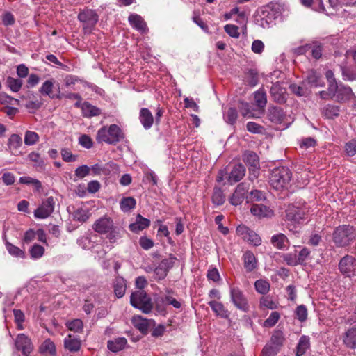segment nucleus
I'll return each mask as SVG.
<instances>
[{"mask_svg":"<svg viewBox=\"0 0 356 356\" xmlns=\"http://www.w3.org/2000/svg\"><path fill=\"white\" fill-rule=\"evenodd\" d=\"M270 95L273 100L277 103L282 104L286 100V90L282 86L279 82L273 83L270 88Z\"/></svg>","mask_w":356,"mask_h":356,"instance_id":"obj_16","label":"nucleus"},{"mask_svg":"<svg viewBox=\"0 0 356 356\" xmlns=\"http://www.w3.org/2000/svg\"><path fill=\"white\" fill-rule=\"evenodd\" d=\"M254 99L258 107L264 108L266 106L267 98L264 90L259 89L254 92Z\"/></svg>","mask_w":356,"mask_h":356,"instance_id":"obj_51","label":"nucleus"},{"mask_svg":"<svg viewBox=\"0 0 356 356\" xmlns=\"http://www.w3.org/2000/svg\"><path fill=\"white\" fill-rule=\"evenodd\" d=\"M90 216V211L86 207H78L72 213L74 220L81 222H86L89 218Z\"/></svg>","mask_w":356,"mask_h":356,"instance_id":"obj_36","label":"nucleus"},{"mask_svg":"<svg viewBox=\"0 0 356 356\" xmlns=\"http://www.w3.org/2000/svg\"><path fill=\"white\" fill-rule=\"evenodd\" d=\"M124 138L121 129L115 124L104 126L97 131L96 140L98 143H105L115 145Z\"/></svg>","mask_w":356,"mask_h":356,"instance_id":"obj_3","label":"nucleus"},{"mask_svg":"<svg viewBox=\"0 0 356 356\" xmlns=\"http://www.w3.org/2000/svg\"><path fill=\"white\" fill-rule=\"evenodd\" d=\"M134 326L139 330L143 333H146L148 331L150 321L144 318L141 316H134L131 319Z\"/></svg>","mask_w":356,"mask_h":356,"instance_id":"obj_31","label":"nucleus"},{"mask_svg":"<svg viewBox=\"0 0 356 356\" xmlns=\"http://www.w3.org/2000/svg\"><path fill=\"white\" fill-rule=\"evenodd\" d=\"M139 120L143 127L146 129H149L154 122V118L151 111L146 108H143L140 111Z\"/></svg>","mask_w":356,"mask_h":356,"instance_id":"obj_26","label":"nucleus"},{"mask_svg":"<svg viewBox=\"0 0 356 356\" xmlns=\"http://www.w3.org/2000/svg\"><path fill=\"white\" fill-rule=\"evenodd\" d=\"M251 213L259 218H269L273 215V210L262 204H253L250 209Z\"/></svg>","mask_w":356,"mask_h":356,"instance_id":"obj_19","label":"nucleus"},{"mask_svg":"<svg viewBox=\"0 0 356 356\" xmlns=\"http://www.w3.org/2000/svg\"><path fill=\"white\" fill-rule=\"evenodd\" d=\"M306 208L291 204L286 210V218L288 221L300 223L306 218Z\"/></svg>","mask_w":356,"mask_h":356,"instance_id":"obj_11","label":"nucleus"},{"mask_svg":"<svg viewBox=\"0 0 356 356\" xmlns=\"http://www.w3.org/2000/svg\"><path fill=\"white\" fill-rule=\"evenodd\" d=\"M127 343V341L126 338L118 337L113 340H109L108 341L107 347L113 353H117L122 350L125 347Z\"/></svg>","mask_w":356,"mask_h":356,"instance_id":"obj_32","label":"nucleus"},{"mask_svg":"<svg viewBox=\"0 0 356 356\" xmlns=\"http://www.w3.org/2000/svg\"><path fill=\"white\" fill-rule=\"evenodd\" d=\"M128 21L132 28L136 31L141 33L147 32L148 29L147 24L140 15L136 13H131L128 17Z\"/></svg>","mask_w":356,"mask_h":356,"instance_id":"obj_17","label":"nucleus"},{"mask_svg":"<svg viewBox=\"0 0 356 356\" xmlns=\"http://www.w3.org/2000/svg\"><path fill=\"white\" fill-rule=\"evenodd\" d=\"M17 350L22 352L23 356H29L33 349L31 339L24 334H19L15 341Z\"/></svg>","mask_w":356,"mask_h":356,"instance_id":"obj_12","label":"nucleus"},{"mask_svg":"<svg viewBox=\"0 0 356 356\" xmlns=\"http://www.w3.org/2000/svg\"><path fill=\"white\" fill-rule=\"evenodd\" d=\"M176 260L177 258L173 255L170 254L168 258L163 259L160 262V264L157 266V270L160 271V270H162V275H167V273L175 265Z\"/></svg>","mask_w":356,"mask_h":356,"instance_id":"obj_34","label":"nucleus"},{"mask_svg":"<svg viewBox=\"0 0 356 356\" xmlns=\"http://www.w3.org/2000/svg\"><path fill=\"white\" fill-rule=\"evenodd\" d=\"M332 238L336 247H347L356 238V229L350 225H339L334 229Z\"/></svg>","mask_w":356,"mask_h":356,"instance_id":"obj_1","label":"nucleus"},{"mask_svg":"<svg viewBox=\"0 0 356 356\" xmlns=\"http://www.w3.org/2000/svg\"><path fill=\"white\" fill-rule=\"evenodd\" d=\"M342 341L346 348L356 349V327H350L345 331L342 336Z\"/></svg>","mask_w":356,"mask_h":356,"instance_id":"obj_18","label":"nucleus"},{"mask_svg":"<svg viewBox=\"0 0 356 356\" xmlns=\"http://www.w3.org/2000/svg\"><path fill=\"white\" fill-rule=\"evenodd\" d=\"M243 161L250 167V179L253 180L259 175V157L256 153L251 151H246L243 155Z\"/></svg>","mask_w":356,"mask_h":356,"instance_id":"obj_8","label":"nucleus"},{"mask_svg":"<svg viewBox=\"0 0 356 356\" xmlns=\"http://www.w3.org/2000/svg\"><path fill=\"white\" fill-rule=\"evenodd\" d=\"M31 258L33 259H40L44 254V248L37 243L34 244L29 250Z\"/></svg>","mask_w":356,"mask_h":356,"instance_id":"obj_52","label":"nucleus"},{"mask_svg":"<svg viewBox=\"0 0 356 356\" xmlns=\"http://www.w3.org/2000/svg\"><path fill=\"white\" fill-rule=\"evenodd\" d=\"M5 245L8 253L13 257L17 258H24L25 252L24 250H21L19 247L14 245L10 242L6 241Z\"/></svg>","mask_w":356,"mask_h":356,"instance_id":"obj_45","label":"nucleus"},{"mask_svg":"<svg viewBox=\"0 0 356 356\" xmlns=\"http://www.w3.org/2000/svg\"><path fill=\"white\" fill-rule=\"evenodd\" d=\"M54 83L55 81L53 79L45 81L40 87L39 92L41 93V95L48 96L49 97L53 99L54 95H53L52 92Z\"/></svg>","mask_w":356,"mask_h":356,"instance_id":"obj_42","label":"nucleus"},{"mask_svg":"<svg viewBox=\"0 0 356 356\" xmlns=\"http://www.w3.org/2000/svg\"><path fill=\"white\" fill-rule=\"evenodd\" d=\"M15 23V17L9 11H5L1 15V24L6 26H13Z\"/></svg>","mask_w":356,"mask_h":356,"instance_id":"obj_59","label":"nucleus"},{"mask_svg":"<svg viewBox=\"0 0 356 356\" xmlns=\"http://www.w3.org/2000/svg\"><path fill=\"white\" fill-rule=\"evenodd\" d=\"M225 201V196L222 190L220 188L215 187L212 195V202L216 206H220L224 204Z\"/></svg>","mask_w":356,"mask_h":356,"instance_id":"obj_47","label":"nucleus"},{"mask_svg":"<svg viewBox=\"0 0 356 356\" xmlns=\"http://www.w3.org/2000/svg\"><path fill=\"white\" fill-rule=\"evenodd\" d=\"M340 108L338 106L327 104L322 108V114L327 118L333 119L339 116Z\"/></svg>","mask_w":356,"mask_h":356,"instance_id":"obj_43","label":"nucleus"},{"mask_svg":"<svg viewBox=\"0 0 356 356\" xmlns=\"http://www.w3.org/2000/svg\"><path fill=\"white\" fill-rule=\"evenodd\" d=\"M55 201L53 197H49L43 200L34 211V217L38 219H45L54 211Z\"/></svg>","mask_w":356,"mask_h":356,"instance_id":"obj_9","label":"nucleus"},{"mask_svg":"<svg viewBox=\"0 0 356 356\" xmlns=\"http://www.w3.org/2000/svg\"><path fill=\"white\" fill-rule=\"evenodd\" d=\"M284 341V334L282 331H275L271 336L270 342L268 343L278 350L282 346Z\"/></svg>","mask_w":356,"mask_h":356,"instance_id":"obj_40","label":"nucleus"},{"mask_svg":"<svg viewBox=\"0 0 356 356\" xmlns=\"http://www.w3.org/2000/svg\"><path fill=\"white\" fill-rule=\"evenodd\" d=\"M300 1L304 6L309 8L314 11L326 13L322 0H300Z\"/></svg>","mask_w":356,"mask_h":356,"instance_id":"obj_35","label":"nucleus"},{"mask_svg":"<svg viewBox=\"0 0 356 356\" xmlns=\"http://www.w3.org/2000/svg\"><path fill=\"white\" fill-rule=\"evenodd\" d=\"M81 342L79 337L74 334H68L64 339L65 348L70 352H76L81 348Z\"/></svg>","mask_w":356,"mask_h":356,"instance_id":"obj_22","label":"nucleus"},{"mask_svg":"<svg viewBox=\"0 0 356 356\" xmlns=\"http://www.w3.org/2000/svg\"><path fill=\"white\" fill-rule=\"evenodd\" d=\"M39 135L32 131H26L24 134V143L27 146L35 145L39 141Z\"/></svg>","mask_w":356,"mask_h":356,"instance_id":"obj_53","label":"nucleus"},{"mask_svg":"<svg viewBox=\"0 0 356 356\" xmlns=\"http://www.w3.org/2000/svg\"><path fill=\"white\" fill-rule=\"evenodd\" d=\"M60 154L65 162H75L78 159V155L73 154L68 148H63Z\"/></svg>","mask_w":356,"mask_h":356,"instance_id":"obj_60","label":"nucleus"},{"mask_svg":"<svg viewBox=\"0 0 356 356\" xmlns=\"http://www.w3.org/2000/svg\"><path fill=\"white\" fill-rule=\"evenodd\" d=\"M339 268L341 273L350 277L356 270V259L352 256H345L341 259Z\"/></svg>","mask_w":356,"mask_h":356,"instance_id":"obj_13","label":"nucleus"},{"mask_svg":"<svg viewBox=\"0 0 356 356\" xmlns=\"http://www.w3.org/2000/svg\"><path fill=\"white\" fill-rule=\"evenodd\" d=\"M29 159L33 162L35 167L43 168L44 166V162L42 159H41L39 153L35 152H32L28 155Z\"/></svg>","mask_w":356,"mask_h":356,"instance_id":"obj_62","label":"nucleus"},{"mask_svg":"<svg viewBox=\"0 0 356 356\" xmlns=\"http://www.w3.org/2000/svg\"><path fill=\"white\" fill-rule=\"evenodd\" d=\"M161 300L163 304L172 305L176 309H179L181 307V302L170 295L165 296Z\"/></svg>","mask_w":356,"mask_h":356,"instance_id":"obj_64","label":"nucleus"},{"mask_svg":"<svg viewBox=\"0 0 356 356\" xmlns=\"http://www.w3.org/2000/svg\"><path fill=\"white\" fill-rule=\"evenodd\" d=\"M295 314L296 318L301 323H303L307 321L308 312L307 309L305 305H298L295 310Z\"/></svg>","mask_w":356,"mask_h":356,"instance_id":"obj_56","label":"nucleus"},{"mask_svg":"<svg viewBox=\"0 0 356 356\" xmlns=\"http://www.w3.org/2000/svg\"><path fill=\"white\" fill-rule=\"evenodd\" d=\"M236 234L241 236L244 241L258 246L261 243V238L253 230L244 225H240L236 228Z\"/></svg>","mask_w":356,"mask_h":356,"instance_id":"obj_10","label":"nucleus"},{"mask_svg":"<svg viewBox=\"0 0 356 356\" xmlns=\"http://www.w3.org/2000/svg\"><path fill=\"white\" fill-rule=\"evenodd\" d=\"M343 79L345 81H354L356 80V70L352 67H342L341 66Z\"/></svg>","mask_w":356,"mask_h":356,"instance_id":"obj_55","label":"nucleus"},{"mask_svg":"<svg viewBox=\"0 0 356 356\" xmlns=\"http://www.w3.org/2000/svg\"><path fill=\"white\" fill-rule=\"evenodd\" d=\"M245 175V168L241 164L235 165L230 172L228 179L230 183L238 182L241 180Z\"/></svg>","mask_w":356,"mask_h":356,"instance_id":"obj_25","label":"nucleus"},{"mask_svg":"<svg viewBox=\"0 0 356 356\" xmlns=\"http://www.w3.org/2000/svg\"><path fill=\"white\" fill-rule=\"evenodd\" d=\"M306 81L311 87H321L324 83L321 75L314 70L308 73Z\"/></svg>","mask_w":356,"mask_h":356,"instance_id":"obj_37","label":"nucleus"},{"mask_svg":"<svg viewBox=\"0 0 356 356\" xmlns=\"http://www.w3.org/2000/svg\"><path fill=\"white\" fill-rule=\"evenodd\" d=\"M271 243L274 247L284 250L287 247L288 240L284 234H279L272 236Z\"/></svg>","mask_w":356,"mask_h":356,"instance_id":"obj_41","label":"nucleus"},{"mask_svg":"<svg viewBox=\"0 0 356 356\" xmlns=\"http://www.w3.org/2000/svg\"><path fill=\"white\" fill-rule=\"evenodd\" d=\"M282 6L276 3L262 8L261 13L256 19L257 24L263 29H268L275 24V21L282 19Z\"/></svg>","mask_w":356,"mask_h":356,"instance_id":"obj_2","label":"nucleus"},{"mask_svg":"<svg viewBox=\"0 0 356 356\" xmlns=\"http://www.w3.org/2000/svg\"><path fill=\"white\" fill-rule=\"evenodd\" d=\"M124 230L121 227L113 226L112 229L109 230L107 235V238L110 243H113L117 242L120 238H122Z\"/></svg>","mask_w":356,"mask_h":356,"instance_id":"obj_44","label":"nucleus"},{"mask_svg":"<svg viewBox=\"0 0 356 356\" xmlns=\"http://www.w3.org/2000/svg\"><path fill=\"white\" fill-rule=\"evenodd\" d=\"M259 307L262 309H275L277 308L278 303L273 301V299L269 296H263L260 299Z\"/></svg>","mask_w":356,"mask_h":356,"instance_id":"obj_48","label":"nucleus"},{"mask_svg":"<svg viewBox=\"0 0 356 356\" xmlns=\"http://www.w3.org/2000/svg\"><path fill=\"white\" fill-rule=\"evenodd\" d=\"M114 293L115 296L120 298H122L126 291L127 282L126 280L120 276H117L113 282Z\"/></svg>","mask_w":356,"mask_h":356,"instance_id":"obj_30","label":"nucleus"},{"mask_svg":"<svg viewBox=\"0 0 356 356\" xmlns=\"http://www.w3.org/2000/svg\"><path fill=\"white\" fill-rule=\"evenodd\" d=\"M78 19L81 23L84 33L89 34L94 30L99 20V16L95 10L86 9L79 13Z\"/></svg>","mask_w":356,"mask_h":356,"instance_id":"obj_6","label":"nucleus"},{"mask_svg":"<svg viewBox=\"0 0 356 356\" xmlns=\"http://www.w3.org/2000/svg\"><path fill=\"white\" fill-rule=\"evenodd\" d=\"M149 225L150 220L149 219L143 217L140 214H138L136 218V221L129 225V229L134 233H138L139 232L148 227Z\"/></svg>","mask_w":356,"mask_h":356,"instance_id":"obj_23","label":"nucleus"},{"mask_svg":"<svg viewBox=\"0 0 356 356\" xmlns=\"http://www.w3.org/2000/svg\"><path fill=\"white\" fill-rule=\"evenodd\" d=\"M8 149L13 155H18L20 153L19 148L22 145V138L18 134L10 135L8 140Z\"/></svg>","mask_w":356,"mask_h":356,"instance_id":"obj_20","label":"nucleus"},{"mask_svg":"<svg viewBox=\"0 0 356 356\" xmlns=\"http://www.w3.org/2000/svg\"><path fill=\"white\" fill-rule=\"evenodd\" d=\"M136 200L132 197L122 198L120 202V207L122 211L127 213L136 207Z\"/></svg>","mask_w":356,"mask_h":356,"instance_id":"obj_39","label":"nucleus"},{"mask_svg":"<svg viewBox=\"0 0 356 356\" xmlns=\"http://www.w3.org/2000/svg\"><path fill=\"white\" fill-rule=\"evenodd\" d=\"M256 291L260 294H266L270 290V284L267 280H258L254 283Z\"/></svg>","mask_w":356,"mask_h":356,"instance_id":"obj_50","label":"nucleus"},{"mask_svg":"<svg viewBox=\"0 0 356 356\" xmlns=\"http://www.w3.org/2000/svg\"><path fill=\"white\" fill-rule=\"evenodd\" d=\"M238 117V112L236 108L230 107L227 111H223V118L225 121L230 124H234Z\"/></svg>","mask_w":356,"mask_h":356,"instance_id":"obj_46","label":"nucleus"},{"mask_svg":"<svg viewBox=\"0 0 356 356\" xmlns=\"http://www.w3.org/2000/svg\"><path fill=\"white\" fill-rule=\"evenodd\" d=\"M82 115L85 118H92L100 115L101 111L99 108L92 105L88 102H84L81 106Z\"/></svg>","mask_w":356,"mask_h":356,"instance_id":"obj_29","label":"nucleus"},{"mask_svg":"<svg viewBox=\"0 0 356 356\" xmlns=\"http://www.w3.org/2000/svg\"><path fill=\"white\" fill-rule=\"evenodd\" d=\"M248 190V187L246 184H239L229 198L230 204L234 206L240 205L244 200L245 197H248V196H246Z\"/></svg>","mask_w":356,"mask_h":356,"instance_id":"obj_15","label":"nucleus"},{"mask_svg":"<svg viewBox=\"0 0 356 356\" xmlns=\"http://www.w3.org/2000/svg\"><path fill=\"white\" fill-rule=\"evenodd\" d=\"M344 149L348 156H353L356 154V138L346 143Z\"/></svg>","mask_w":356,"mask_h":356,"instance_id":"obj_61","label":"nucleus"},{"mask_svg":"<svg viewBox=\"0 0 356 356\" xmlns=\"http://www.w3.org/2000/svg\"><path fill=\"white\" fill-rule=\"evenodd\" d=\"M102 169L104 175H115L120 172L119 166L113 161L108 162L103 165Z\"/></svg>","mask_w":356,"mask_h":356,"instance_id":"obj_54","label":"nucleus"},{"mask_svg":"<svg viewBox=\"0 0 356 356\" xmlns=\"http://www.w3.org/2000/svg\"><path fill=\"white\" fill-rule=\"evenodd\" d=\"M67 327L69 330L75 332H79L82 330L83 324L81 320L74 319L67 323Z\"/></svg>","mask_w":356,"mask_h":356,"instance_id":"obj_63","label":"nucleus"},{"mask_svg":"<svg viewBox=\"0 0 356 356\" xmlns=\"http://www.w3.org/2000/svg\"><path fill=\"white\" fill-rule=\"evenodd\" d=\"M208 305L211 308L216 315L223 318H227L229 316V311L225 307L223 304L216 300H210Z\"/></svg>","mask_w":356,"mask_h":356,"instance_id":"obj_27","label":"nucleus"},{"mask_svg":"<svg viewBox=\"0 0 356 356\" xmlns=\"http://www.w3.org/2000/svg\"><path fill=\"white\" fill-rule=\"evenodd\" d=\"M244 267L247 271H252L257 267V262L254 254L250 252L247 251L243 254Z\"/></svg>","mask_w":356,"mask_h":356,"instance_id":"obj_33","label":"nucleus"},{"mask_svg":"<svg viewBox=\"0 0 356 356\" xmlns=\"http://www.w3.org/2000/svg\"><path fill=\"white\" fill-rule=\"evenodd\" d=\"M267 115L268 119L275 124H280L284 118L282 109L277 106L269 108Z\"/></svg>","mask_w":356,"mask_h":356,"instance_id":"obj_28","label":"nucleus"},{"mask_svg":"<svg viewBox=\"0 0 356 356\" xmlns=\"http://www.w3.org/2000/svg\"><path fill=\"white\" fill-rule=\"evenodd\" d=\"M40 352L45 356H54L56 355L55 344L49 339H46L40 346Z\"/></svg>","mask_w":356,"mask_h":356,"instance_id":"obj_38","label":"nucleus"},{"mask_svg":"<svg viewBox=\"0 0 356 356\" xmlns=\"http://www.w3.org/2000/svg\"><path fill=\"white\" fill-rule=\"evenodd\" d=\"M230 298L232 302L238 309L243 312H248L249 305L246 297L243 291L238 287H230Z\"/></svg>","mask_w":356,"mask_h":356,"instance_id":"obj_7","label":"nucleus"},{"mask_svg":"<svg viewBox=\"0 0 356 356\" xmlns=\"http://www.w3.org/2000/svg\"><path fill=\"white\" fill-rule=\"evenodd\" d=\"M353 97H355V95L350 87L339 84V88L334 97L337 102H346Z\"/></svg>","mask_w":356,"mask_h":356,"instance_id":"obj_21","label":"nucleus"},{"mask_svg":"<svg viewBox=\"0 0 356 356\" xmlns=\"http://www.w3.org/2000/svg\"><path fill=\"white\" fill-rule=\"evenodd\" d=\"M131 305L141 310L145 314L149 313L152 309L151 298L143 290H138L131 293L130 297Z\"/></svg>","mask_w":356,"mask_h":356,"instance_id":"obj_5","label":"nucleus"},{"mask_svg":"<svg viewBox=\"0 0 356 356\" xmlns=\"http://www.w3.org/2000/svg\"><path fill=\"white\" fill-rule=\"evenodd\" d=\"M114 225L113 220L108 216L98 218L93 224L92 229L97 233L103 234L112 229Z\"/></svg>","mask_w":356,"mask_h":356,"instance_id":"obj_14","label":"nucleus"},{"mask_svg":"<svg viewBox=\"0 0 356 356\" xmlns=\"http://www.w3.org/2000/svg\"><path fill=\"white\" fill-rule=\"evenodd\" d=\"M291 176V172L289 168L286 167L275 168L271 172L269 181L273 188L280 190L287 188Z\"/></svg>","mask_w":356,"mask_h":356,"instance_id":"obj_4","label":"nucleus"},{"mask_svg":"<svg viewBox=\"0 0 356 356\" xmlns=\"http://www.w3.org/2000/svg\"><path fill=\"white\" fill-rule=\"evenodd\" d=\"M280 315L277 312H273L268 318L264 322V327H273L279 321Z\"/></svg>","mask_w":356,"mask_h":356,"instance_id":"obj_58","label":"nucleus"},{"mask_svg":"<svg viewBox=\"0 0 356 356\" xmlns=\"http://www.w3.org/2000/svg\"><path fill=\"white\" fill-rule=\"evenodd\" d=\"M310 337L307 335H302L296 347V355L302 356L310 348Z\"/></svg>","mask_w":356,"mask_h":356,"instance_id":"obj_24","label":"nucleus"},{"mask_svg":"<svg viewBox=\"0 0 356 356\" xmlns=\"http://www.w3.org/2000/svg\"><path fill=\"white\" fill-rule=\"evenodd\" d=\"M19 183L23 184H27V185L31 184L34 187V188L36 191H40V189L42 188L41 182L38 179L32 178L31 177H27V176L21 177L19 178Z\"/></svg>","mask_w":356,"mask_h":356,"instance_id":"obj_49","label":"nucleus"},{"mask_svg":"<svg viewBox=\"0 0 356 356\" xmlns=\"http://www.w3.org/2000/svg\"><path fill=\"white\" fill-rule=\"evenodd\" d=\"M7 84L12 91L18 92L22 88V81L19 79L8 77L7 79Z\"/></svg>","mask_w":356,"mask_h":356,"instance_id":"obj_57","label":"nucleus"}]
</instances>
